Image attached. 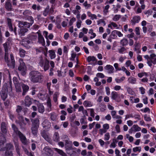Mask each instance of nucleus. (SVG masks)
Instances as JSON below:
<instances>
[{
  "instance_id": "2",
  "label": "nucleus",
  "mask_w": 156,
  "mask_h": 156,
  "mask_svg": "<svg viewBox=\"0 0 156 156\" xmlns=\"http://www.w3.org/2000/svg\"><path fill=\"white\" fill-rule=\"evenodd\" d=\"M43 76L38 71H33L29 73V78L30 81L33 83H40L43 80Z\"/></svg>"
},
{
  "instance_id": "4",
  "label": "nucleus",
  "mask_w": 156,
  "mask_h": 156,
  "mask_svg": "<svg viewBox=\"0 0 156 156\" xmlns=\"http://www.w3.org/2000/svg\"><path fill=\"white\" fill-rule=\"evenodd\" d=\"M37 62L38 66L42 67L44 71L48 70L49 68V61L42 57L39 58Z\"/></svg>"
},
{
  "instance_id": "31",
  "label": "nucleus",
  "mask_w": 156,
  "mask_h": 156,
  "mask_svg": "<svg viewBox=\"0 0 156 156\" xmlns=\"http://www.w3.org/2000/svg\"><path fill=\"white\" fill-rule=\"evenodd\" d=\"M97 25L99 26H105L106 25V23L104 19H101L97 21Z\"/></svg>"
},
{
  "instance_id": "8",
  "label": "nucleus",
  "mask_w": 156,
  "mask_h": 156,
  "mask_svg": "<svg viewBox=\"0 0 156 156\" xmlns=\"http://www.w3.org/2000/svg\"><path fill=\"white\" fill-rule=\"evenodd\" d=\"M19 62L20 65L18 68V69L22 75L23 76L25 75L26 73L27 70L26 66L22 59H20Z\"/></svg>"
},
{
  "instance_id": "59",
  "label": "nucleus",
  "mask_w": 156,
  "mask_h": 156,
  "mask_svg": "<svg viewBox=\"0 0 156 156\" xmlns=\"http://www.w3.org/2000/svg\"><path fill=\"white\" fill-rule=\"evenodd\" d=\"M19 120L20 121V124H21L20 126H22V125H23V124H22V123H21V122H22V123H23V125H26V124L24 123L23 122V118L22 116H19Z\"/></svg>"
},
{
  "instance_id": "64",
  "label": "nucleus",
  "mask_w": 156,
  "mask_h": 156,
  "mask_svg": "<svg viewBox=\"0 0 156 156\" xmlns=\"http://www.w3.org/2000/svg\"><path fill=\"white\" fill-rule=\"evenodd\" d=\"M144 119L145 121H150L151 120L150 117L147 116L146 115H144Z\"/></svg>"
},
{
  "instance_id": "36",
  "label": "nucleus",
  "mask_w": 156,
  "mask_h": 156,
  "mask_svg": "<svg viewBox=\"0 0 156 156\" xmlns=\"http://www.w3.org/2000/svg\"><path fill=\"white\" fill-rule=\"evenodd\" d=\"M88 33L90 34L92 36H90V38L92 39L95 37L96 36V34L95 33L93 32V30L92 29H91L89 30Z\"/></svg>"
},
{
  "instance_id": "47",
  "label": "nucleus",
  "mask_w": 156,
  "mask_h": 156,
  "mask_svg": "<svg viewBox=\"0 0 156 156\" xmlns=\"http://www.w3.org/2000/svg\"><path fill=\"white\" fill-rule=\"evenodd\" d=\"M104 135V139L105 140L107 141L109 140L110 138V135L109 133H106Z\"/></svg>"
},
{
  "instance_id": "24",
  "label": "nucleus",
  "mask_w": 156,
  "mask_h": 156,
  "mask_svg": "<svg viewBox=\"0 0 156 156\" xmlns=\"http://www.w3.org/2000/svg\"><path fill=\"white\" fill-rule=\"evenodd\" d=\"M49 56L51 59L55 58L56 57V54L55 51L53 50H49L48 51Z\"/></svg>"
},
{
  "instance_id": "15",
  "label": "nucleus",
  "mask_w": 156,
  "mask_h": 156,
  "mask_svg": "<svg viewBox=\"0 0 156 156\" xmlns=\"http://www.w3.org/2000/svg\"><path fill=\"white\" fill-rule=\"evenodd\" d=\"M42 126L45 130H48L51 126V123L47 119H45L42 123Z\"/></svg>"
},
{
  "instance_id": "61",
  "label": "nucleus",
  "mask_w": 156,
  "mask_h": 156,
  "mask_svg": "<svg viewBox=\"0 0 156 156\" xmlns=\"http://www.w3.org/2000/svg\"><path fill=\"white\" fill-rule=\"evenodd\" d=\"M38 97L40 99L43 101L45 100L46 98L45 95L42 94H41L38 96Z\"/></svg>"
},
{
  "instance_id": "20",
  "label": "nucleus",
  "mask_w": 156,
  "mask_h": 156,
  "mask_svg": "<svg viewBox=\"0 0 156 156\" xmlns=\"http://www.w3.org/2000/svg\"><path fill=\"white\" fill-rule=\"evenodd\" d=\"M37 106L38 112L41 113H43L44 111V108L42 103H39L37 104Z\"/></svg>"
},
{
  "instance_id": "37",
  "label": "nucleus",
  "mask_w": 156,
  "mask_h": 156,
  "mask_svg": "<svg viewBox=\"0 0 156 156\" xmlns=\"http://www.w3.org/2000/svg\"><path fill=\"white\" fill-rule=\"evenodd\" d=\"M55 150L62 156H66V154L63 151L57 148H55Z\"/></svg>"
},
{
  "instance_id": "58",
  "label": "nucleus",
  "mask_w": 156,
  "mask_h": 156,
  "mask_svg": "<svg viewBox=\"0 0 156 156\" xmlns=\"http://www.w3.org/2000/svg\"><path fill=\"white\" fill-rule=\"evenodd\" d=\"M96 76L97 77L101 78H104L105 76L104 74L102 73H98L96 74Z\"/></svg>"
},
{
  "instance_id": "22",
  "label": "nucleus",
  "mask_w": 156,
  "mask_h": 156,
  "mask_svg": "<svg viewBox=\"0 0 156 156\" xmlns=\"http://www.w3.org/2000/svg\"><path fill=\"white\" fill-rule=\"evenodd\" d=\"M23 83H19L16 84L15 85L16 91V92L20 93L22 92V85Z\"/></svg>"
},
{
  "instance_id": "55",
  "label": "nucleus",
  "mask_w": 156,
  "mask_h": 156,
  "mask_svg": "<svg viewBox=\"0 0 156 156\" xmlns=\"http://www.w3.org/2000/svg\"><path fill=\"white\" fill-rule=\"evenodd\" d=\"M23 14L24 16L27 17L30 15L31 13L29 10H26L23 12Z\"/></svg>"
},
{
  "instance_id": "41",
  "label": "nucleus",
  "mask_w": 156,
  "mask_h": 156,
  "mask_svg": "<svg viewBox=\"0 0 156 156\" xmlns=\"http://www.w3.org/2000/svg\"><path fill=\"white\" fill-rule=\"evenodd\" d=\"M112 26L116 29L118 28V25L115 23L113 22L111 23L110 24L108 25V27L110 28L111 29H112Z\"/></svg>"
},
{
  "instance_id": "57",
  "label": "nucleus",
  "mask_w": 156,
  "mask_h": 156,
  "mask_svg": "<svg viewBox=\"0 0 156 156\" xmlns=\"http://www.w3.org/2000/svg\"><path fill=\"white\" fill-rule=\"evenodd\" d=\"M127 90L129 94L131 95H133V92L132 89L129 87H128L127 88Z\"/></svg>"
},
{
  "instance_id": "53",
  "label": "nucleus",
  "mask_w": 156,
  "mask_h": 156,
  "mask_svg": "<svg viewBox=\"0 0 156 156\" xmlns=\"http://www.w3.org/2000/svg\"><path fill=\"white\" fill-rule=\"evenodd\" d=\"M116 30H114L112 32L110 36L112 38H114L117 37L116 35H117L116 34Z\"/></svg>"
},
{
  "instance_id": "33",
  "label": "nucleus",
  "mask_w": 156,
  "mask_h": 156,
  "mask_svg": "<svg viewBox=\"0 0 156 156\" xmlns=\"http://www.w3.org/2000/svg\"><path fill=\"white\" fill-rule=\"evenodd\" d=\"M125 139H127L130 142H132L134 140V138L132 136H130L129 134H126L124 136Z\"/></svg>"
},
{
  "instance_id": "10",
  "label": "nucleus",
  "mask_w": 156,
  "mask_h": 156,
  "mask_svg": "<svg viewBox=\"0 0 156 156\" xmlns=\"http://www.w3.org/2000/svg\"><path fill=\"white\" fill-rule=\"evenodd\" d=\"M104 68L105 71L108 74L113 73L115 71L114 67L110 65H106Z\"/></svg>"
},
{
  "instance_id": "45",
  "label": "nucleus",
  "mask_w": 156,
  "mask_h": 156,
  "mask_svg": "<svg viewBox=\"0 0 156 156\" xmlns=\"http://www.w3.org/2000/svg\"><path fill=\"white\" fill-rule=\"evenodd\" d=\"M141 147H136L133 148V151L134 152H140L141 151Z\"/></svg>"
},
{
  "instance_id": "49",
  "label": "nucleus",
  "mask_w": 156,
  "mask_h": 156,
  "mask_svg": "<svg viewBox=\"0 0 156 156\" xmlns=\"http://www.w3.org/2000/svg\"><path fill=\"white\" fill-rule=\"evenodd\" d=\"M114 66L116 71H121V68L119 67V65L118 63H115L114 64Z\"/></svg>"
},
{
  "instance_id": "42",
  "label": "nucleus",
  "mask_w": 156,
  "mask_h": 156,
  "mask_svg": "<svg viewBox=\"0 0 156 156\" xmlns=\"http://www.w3.org/2000/svg\"><path fill=\"white\" fill-rule=\"evenodd\" d=\"M76 54L73 51H71V56L70 58V60L71 61H74V58L76 57Z\"/></svg>"
},
{
  "instance_id": "40",
  "label": "nucleus",
  "mask_w": 156,
  "mask_h": 156,
  "mask_svg": "<svg viewBox=\"0 0 156 156\" xmlns=\"http://www.w3.org/2000/svg\"><path fill=\"white\" fill-rule=\"evenodd\" d=\"M125 79V77L122 76L120 78H116L115 79V82L117 83H120L123 81Z\"/></svg>"
},
{
  "instance_id": "3",
  "label": "nucleus",
  "mask_w": 156,
  "mask_h": 156,
  "mask_svg": "<svg viewBox=\"0 0 156 156\" xmlns=\"http://www.w3.org/2000/svg\"><path fill=\"white\" fill-rule=\"evenodd\" d=\"M37 37V36L34 34L29 35L28 37V39H25L22 40V44L24 47L28 48L30 47L29 44H31L32 43V41L36 40Z\"/></svg>"
},
{
  "instance_id": "30",
  "label": "nucleus",
  "mask_w": 156,
  "mask_h": 156,
  "mask_svg": "<svg viewBox=\"0 0 156 156\" xmlns=\"http://www.w3.org/2000/svg\"><path fill=\"white\" fill-rule=\"evenodd\" d=\"M83 105L85 107H90L93 106L92 103L89 101H85L83 103Z\"/></svg>"
},
{
  "instance_id": "6",
  "label": "nucleus",
  "mask_w": 156,
  "mask_h": 156,
  "mask_svg": "<svg viewBox=\"0 0 156 156\" xmlns=\"http://www.w3.org/2000/svg\"><path fill=\"white\" fill-rule=\"evenodd\" d=\"M12 127L16 133L19 136L22 143L24 144H27V141L25 136L20 131L18 130V129L16 128L15 125L12 124Z\"/></svg>"
},
{
  "instance_id": "26",
  "label": "nucleus",
  "mask_w": 156,
  "mask_h": 156,
  "mask_svg": "<svg viewBox=\"0 0 156 156\" xmlns=\"http://www.w3.org/2000/svg\"><path fill=\"white\" fill-rule=\"evenodd\" d=\"M5 8L9 11H11L12 10L11 4L9 1H7L6 2Z\"/></svg>"
},
{
  "instance_id": "62",
  "label": "nucleus",
  "mask_w": 156,
  "mask_h": 156,
  "mask_svg": "<svg viewBox=\"0 0 156 156\" xmlns=\"http://www.w3.org/2000/svg\"><path fill=\"white\" fill-rule=\"evenodd\" d=\"M135 31L137 35H140V27H136Z\"/></svg>"
},
{
  "instance_id": "39",
  "label": "nucleus",
  "mask_w": 156,
  "mask_h": 156,
  "mask_svg": "<svg viewBox=\"0 0 156 156\" xmlns=\"http://www.w3.org/2000/svg\"><path fill=\"white\" fill-rule=\"evenodd\" d=\"M87 61L88 62H90L91 61H97V59L94 56H89L87 58Z\"/></svg>"
},
{
  "instance_id": "29",
  "label": "nucleus",
  "mask_w": 156,
  "mask_h": 156,
  "mask_svg": "<svg viewBox=\"0 0 156 156\" xmlns=\"http://www.w3.org/2000/svg\"><path fill=\"white\" fill-rule=\"evenodd\" d=\"M21 28V29H20L19 32V34L20 36H23L24 35L25 33L27 32L28 30L27 28Z\"/></svg>"
},
{
  "instance_id": "19",
  "label": "nucleus",
  "mask_w": 156,
  "mask_h": 156,
  "mask_svg": "<svg viewBox=\"0 0 156 156\" xmlns=\"http://www.w3.org/2000/svg\"><path fill=\"white\" fill-rule=\"evenodd\" d=\"M31 98L28 96H26L25 99V106L29 107L31 104Z\"/></svg>"
},
{
  "instance_id": "60",
  "label": "nucleus",
  "mask_w": 156,
  "mask_h": 156,
  "mask_svg": "<svg viewBox=\"0 0 156 156\" xmlns=\"http://www.w3.org/2000/svg\"><path fill=\"white\" fill-rule=\"evenodd\" d=\"M27 19L30 21V23L31 24H33L34 23V20L33 18L31 16H28L27 18Z\"/></svg>"
},
{
  "instance_id": "32",
  "label": "nucleus",
  "mask_w": 156,
  "mask_h": 156,
  "mask_svg": "<svg viewBox=\"0 0 156 156\" xmlns=\"http://www.w3.org/2000/svg\"><path fill=\"white\" fill-rule=\"evenodd\" d=\"M1 129L2 132L4 133H5L7 132L6 124L5 122H3L2 123Z\"/></svg>"
},
{
  "instance_id": "12",
  "label": "nucleus",
  "mask_w": 156,
  "mask_h": 156,
  "mask_svg": "<svg viewBox=\"0 0 156 156\" xmlns=\"http://www.w3.org/2000/svg\"><path fill=\"white\" fill-rule=\"evenodd\" d=\"M103 128L99 129L100 133L102 135L103 133H106L107 130L109 128V126L108 124L105 123L103 125Z\"/></svg>"
},
{
  "instance_id": "48",
  "label": "nucleus",
  "mask_w": 156,
  "mask_h": 156,
  "mask_svg": "<svg viewBox=\"0 0 156 156\" xmlns=\"http://www.w3.org/2000/svg\"><path fill=\"white\" fill-rule=\"evenodd\" d=\"M25 54V51L22 49H20L19 50V54L21 57H23Z\"/></svg>"
},
{
  "instance_id": "43",
  "label": "nucleus",
  "mask_w": 156,
  "mask_h": 156,
  "mask_svg": "<svg viewBox=\"0 0 156 156\" xmlns=\"http://www.w3.org/2000/svg\"><path fill=\"white\" fill-rule=\"evenodd\" d=\"M153 12V11L152 9H148L144 12L145 14L147 16L151 15Z\"/></svg>"
},
{
  "instance_id": "56",
  "label": "nucleus",
  "mask_w": 156,
  "mask_h": 156,
  "mask_svg": "<svg viewBox=\"0 0 156 156\" xmlns=\"http://www.w3.org/2000/svg\"><path fill=\"white\" fill-rule=\"evenodd\" d=\"M8 44L9 43L8 42H6L3 44L5 52H8Z\"/></svg>"
},
{
  "instance_id": "23",
  "label": "nucleus",
  "mask_w": 156,
  "mask_h": 156,
  "mask_svg": "<svg viewBox=\"0 0 156 156\" xmlns=\"http://www.w3.org/2000/svg\"><path fill=\"white\" fill-rule=\"evenodd\" d=\"M141 19L140 17L139 16H134L133 19L131 20V22L134 24L136 23H138Z\"/></svg>"
},
{
  "instance_id": "21",
  "label": "nucleus",
  "mask_w": 156,
  "mask_h": 156,
  "mask_svg": "<svg viewBox=\"0 0 156 156\" xmlns=\"http://www.w3.org/2000/svg\"><path fill=\"white\" fill-rule=\"evenodd\" d=\"M47 108L46 110L48 112H50L52 110L51 108V100L50 98H48L47 102Z\"/></svg>"
},
{
  "instance_id": "14",
  "label": "nucleus",
  "mask_w": 156,
  "mask_h": 156,
  "mask_svg": "<svg viewBox=\"0 0 156 156\" xmlns=\"http://www.w3.org/2000/svg\"><path fill=\"white\" fill-rule=\"evenodd\" d=\"M111 98L117 102H120V98H119V94L115 91H112L111 94Z\"/></svg>"
},
{
  "instance_id": "11",
  "label": "nucleus",
  "mask_w": 156,
  "mask_h": 156,
  "mask_svg": "<svg viewBox=\"0 0 156 156\" xmlns=\"http://www.w3.org/2000/svg\"><path fill=\"white\" fill-rule=\"evenodd\" d=\"M8 90L7 88L3 87L1 92L0 95L2 99L5 101L8 96Z\"/></svg>"
},
{
  "instance_id": "5",
  "label": "nucleus",
  "mask_w": 156,
  "mask_h": 156,
  "mask_svg": "<svg viewBox=\"0 0 156 156\" xmlns=\"http://www.w3.org/2000/svg\"><path fill=\"white\" fill-rule=\"evenodd\" d=\"M8 52H5V59L7 65L10 67L14 68L15 66V61L12 54H10L11 61L8 60Z\"/></svg>"
},
{
  "instance_id": "34",
  "label": "nucleus",
  "mask_w": 156,
  "mask_h": 156,
  "mask_svg": "<svg viewBox=\"0 0 156 156\" xmlns=\"http://www.w3.org/2000/svg\"><path fill=\"white\" fill-rule=\"evenodd\" d=\"M51 119L53 121H56L57 119V115L55 112H52L50 114Z\"/></svg>"
},
{
  "instance_id": "13",
  "label": "nucleus",
  "mask_w": 156,
  "mask_h": 156,
  "mask_svg": "<svg viewBox=\"0 0 156 156\" xmlns=\"http://www.w3.org/2000/svg\"><path fill=\"white\" fill-rule=\"evenodd\" d=\"M32 24L30 23H28L26 22H21L19 21V27L20 28L25 27L27 28H29L32 25Z\"/></svg>"
},
{
  "instance_id": "50",
  "label": "nucleus",
  "mask_w": 156,
  "mask_h": 156,
  "mask_svg": "<svg viewBox=\"0 0 156 156\" xmlns=\"http://www.w3.org/2000/svg\"><path fill=\"white\" fill-rule=\"evenodd\" d=\"M72 142L69 140H65V146L66 148L68 147V145H72Z\"/></svg>"
},
{
  "instance_id": "44",
  "label": "nucleus",
  "mask_w": 156,
  "mask_h": 156,
  "mask_svg": "<svg viewBox=\"0 0 156 156\" xmlns=\"http://www.w3.org/2000/svg\"><path fill=\"white\" fill-rule=\"evenodd\" d=\"M121 44L123 46L126 45L128 44V41L127 39L124 38L121 41Z\"/></svg>"
},
{
  "instance_id": "52",
  "label": "nucleus",
  "mask_w": 156,
  "mask_h": 156,
  "mask_svg": "<svg viewBox=\"0 0 156 156\" xmlns=\"http://www.w3.org/2000/svg\"><path fill=\"white\" fill-rule=\"evenodd\" d=\"M61 21L60 16H58L56 17V20L55 22L56 24H58L60 25V23ZM53 22H55V21H53Z\"/></svg>"
},
{
  "instance_id": "63",
  "label": "nucleus",
  "mask_w": 156,
  "mask_h": 156,
  "mask_svg": "<svg viewBox=\"0 0 156 156\" xmlns=\"http://www.w3.org/2000/svg\"><path fill=\"white\" fill-rule=\"evenodd\" d=\"M76 19L75 17L72 18L70 20L69 22V25L70 26L72 25L73 23L76 21Z\"/></svg>"
},
{
  "instance_id": "18",
  "label": "nucleus",
  "mask_w": 156,
  "mask_h": 156,
  "mask_svg": "<svg viewBox=\"0 0 156 156\" xmlns=\"http://www.w3.org/2000/svg\"><path fill=\"white\" fill-rule=\"evenodd\" d=\"M22 87L23 90L22 95H24L28 90L29 87L28 85H25L23 83L22 85Z\"/></svg>"
},
{
  "instance_id": "7",
  "label": "nucleus",
  "mask_w": 156,
  "mask_h": 156,
  "mask_svg": "<svg viewBox=\"0 0 156 156\" xmlns=\"http://www.w3.org/2000/svg\"><path fill=\"white\" fill-rule=\"evenodd\" d=\"M39 126V120L38 119H34L32 122V127L31 130L32 134L34 136L37 135V130Z\"/></svg>"
},
{
  "instance_id": "54",
  "label": "nucleus",
  "mask_w": 156,
  "mask_h": 156,
  "mask_svg": "<svg viewBox=\"0 0 156 156\" xmlns=\"http://www.w3.org/2000/svg\"><path fill=\"white\" fill-rule=\"evenodd\" d=\"M83 5L85 7L86 9H88L91 6V5L90 4H88L87 1H86L83 4Z\"/></svg>"
},
{
  "instance_id": "1",
  "label": "nucleus",
  "mask_w": 156,
  "mask_h": 156,
  "mask_svg": "<svg viewBox=\"0 0 156 156\" xmlns=\"http://www.w3.org/2000/svg\"><path fill=\"white\" fill-rule=\"evenodd\" d=\"M6 142V139L3 134L0 133V150L4 151L6 149V151L5 154V156H12V150L13 147L12 145L11 144H8L6 145V147H4V144Z\"/></svg>"
},
{
  "instance_id": "46",
  "label": "nucleus",
  "mask_w": 156,
  "mask_h": 156,
  "mask_svg": "<svg viewBox=\"0 0 156 156\" xmlns=\"http://www.w3.org/2000/svg\"><path fill=\"white\" fill-rule=\"evenodd\" d=\"M121 16L120 15H115L113 17L112 20L115 21H117L121 18Z\"/></svg>"
},
{
  "instance_id": "9",
  "label": "nucleus",
  "mask_w": 156,
  "mask_h": 156,
  "mask_svg": "<svg viewBox=\"0 0 156 156\" xmlns=\"http://www.w3.org/2000/svg\"><path fill=\"white\" fill-rule=\"evenodd\" d=\"M53 153V150L48 147H46L43 149L42 156H52Z\"/></svg>"
},
{
  "instance_id": "27",
  "label": "nucleus",
  "mask_w": 156,
  "mask_h": 156,
  "mask_svg": "<svg viewBox=\"0 0 156 156\" xmlns=\"http://www.w3.org/2000/svg\"><path fill=\"white\" fill-rule=\"evenodd\" d=\"M131 129L135 132L139 131L141 130V128L137 125H133Z\"/></svg>"
},
{
  "instance_id": "17",
  "label": "nucleus",
  "mask_w": 156,
  "mask_h": 156,
  "mask_svg": "<svg viewBox=\"0 0 156 156\" xmlns=\"http://www.w3.org/2000/svg\"><path fill=\"white\" fill-rule=\"evenodd\" d=\"M41 135L48 142H50L51 141V139L45 131L43 130L42 131Z\"/></svg>"
},
{
  "instance_id": "25",
  "label": "nucleus",
  "mask_w": 156,
  "mask_h": 156,
  "mask_svg": "<svg viewBox=\"0 0 156 156\" xmlns=\"http://www.w3.org/2000/svg\"><path fill=\"white\" fill-rule=\"evenodd\" d=\"M128 81L129 83L135 84L136 83V79L134 77L131 76L128 78Z\"/></svg>"
},
{
  "instance_id": "28",
  "label": "nucleus",
  "mask_w": 156,
  "mask_h": 156,
  "mask_svg": "<svg viewBox=\"0 0 156 156\" xmlns=\"http://www.w3.org/2000/svg\"><path fill=\"white\" fill-rule=\"evenodd\" d=\"M14 144L15 145L17 153L19 155V156H20L21 154L20 153V147L19 146L17 142H15Z\"/></svg>"
},
{
  "instance_id": "38",
  "label": "nucleus",
  "mask_w": 156,
  "mask_h": 156,
  "mask_svg": "<svg viewBox=\"0 0 156 156\" xmlns=\"http://www.w3.org/2000/svg\"><path fill=\"white\" fill-rule=\"evenodd\" d=\"M59 94L58 92H55L53 96V99L55 102L57 101V98L59 95Z\"/></svg>"
},
{
  "instance_id": "16",
  "label": "nucleus",
  "mask_w": 156,
  "mask_h": 156,
  "mask_svg": "<svg viewBox=\"0 0 156 156\" xmlns=\"http://www.w3.org/2000/svg\"><path fill=\"white\" fill-rule=\"evenodd\" d=\"M37 33L38 34V42L42 45L44 46L45 44V41L44 37L39 31L37 32Z\"/></svg>"
},
{
  "instance_id": "35",
  "label": "nucleus",
  "mask_w": 156,
  "mask_h": 156,
  "mask_svg": "<svg viewBox=\"0 0 156 156\" xmlns=\"http://www.w3.org/2000/svg\"><path fill=\"white\" fill-rule=\"evenodd\" d=\"M59 137L58 133V132H55L53 136L54 140L57 142L59 140Z\"/></svg>"
},
{
  "instance_id": "51",
  "label": "nucleus",
  "mask_w": 156,
  "mask_h": 156,
  "mask_svg": "<svg viewBox=\"0 0 156 156\" xmlns=\"http://www.w3.org/2000/svg\"><path fill=\"white\" fill-rule=\"evenodd\" d=\"M69 50L68 47L66 46H64L63 47V51L64 53L65 54H67Z\"/></svg>"
}]
</instances>
